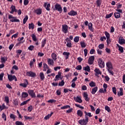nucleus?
Masks as SVG:
<instances>
[{
    "instance_id": "obj_1",
    "label": "nucleus",
    "mask_w": 125,
    "mask_h": 125,
    "mask_svg": "<svg viewBox=\"0 0 125 125\" xmlns=\"http://www.w3.org/2000/svg\"><path fill=\"white\" fill-rule=\"evenodd\" d=\"M88 122V117L85 116V119L80 120L79 121V124L81 125H86Z\"/></svg>"
},
{
    "instance_id": "obj_2",
    "label": "nucleus",
    "mask_w": 125,
    "mask_h": 125,
    "mask_svg": "<svg viewBox=\"0 0 125 125\" xmlns=\"http://www.w3.org/2000/svg\"><path fill=\"white\" fill-rule=\"evenodd\" d=\"M8 79L9 82H12L13 80H15V82H17V78L15 75L12 76V75L8 74Z\"/></svg>"
},
{
    "instance_id": "obj_3",
    "label": "nucleus",
    "mask_w": 125,
    "mask_h": 125,
    "mask_svg": "<svg viewBox=\"0 0 125 125\" xmlns=\"http://www.w3.org/2000/svg\"><path fill=\"white\" fill-rule=\"evenodd\" d=\"M26 76L28 77H31V78H35V77L36 76V73L33 72V71H27L26 72Z\"/></svg>"
},
{
    "instance_id": "obj_4",
    "label": "nucleus",
    "mask_w": 125,
    "mask_h": 125,
    "mask_svg": "<svg viewBox=\"0 0 125 125\" xmlns=\"http://www.w3.org/2000/svg\"><path fill=\"white\" fill-rule=\"evenodd\" d=\"M9 19H11L10 20L11 22H20V21H19V20L16 19V17H13L11 15H9Z\"/></svg>"
},
{
    "instance_id": "obj_5",
    "label": "nucleus",
    "mask_w": 125,
    "mask_h": 125,
    "mask_svg": "<svg viewBox=\"0 0 125 125\" xmlns=\"http://www.w3.org/2000/svg\"><path fill=\"white\" fill-rule=\"evenodd\" d=\"M62 31L64 34H67L68 32V25L66 24H63L62 25Z\"/></svg>"
},
{
    "instance_id": "obj_6",
    "label": "nucleus",
    "mask_w": 125,
    "mask_h": 125,
    "mask_svg": "<svg viewBox=\"0 0 125 125\" xmlns=\"http://www.w3.org/2000/svg\"><path fill=\"white\" fill-rule=\"evenodd\" d=\"M98 63L100 68H104V67H105V63H104V62L102 61V59H99Z\"/></svg>"
},
{
    "instance_id": "obj_7",
    "label": "nucleus",
    "mask_w": 125,
    "mask_h": 125,
    "mask_svg": "<svg viewBox=\"0 0 125 125\" xmlns=\"http://www.w3.org/2000/svg\"><path fill=\"white\" fill-rule=\"evenodd\" d=\"M55 8L56 9V10H58V11H59V12H62V7H61V5H60V4H56L55 6Z\"/></svg>"
},
{
    "instance_id": "obj_8",
    "label": "nucleus",
    "mask_w": 125,
    "mask_h": 125,
    "mask_svg": "<svg viewBox=\"0 0 125 125\" xmlns=\"http://www.w3.org/2000/svg\"><path fill=\"white\" fill-rule=\"evenodd\" d=\"M28 92L29 95H30L32 98H35V97H36V94H35V92H34V90H28Z\"/></svg>"
},
{
    "instance_id": "obj_9",
    "label": "nucleus",
    "mask_w": 125,
    "mask_h": 125,
    "mask_svg": "<svg viewBox=\"0 0 125 125\" xmlns=\"http://www.w3.org/2000/svg\"><path fill=\"white\" fill-rule=\"evenodd\" d=\"M94 59H95V58H94V56H91L89 59H88V64H89V65H91L92 64H93V62L94 61Z\"/></svg>"
},
{
    "instance_id": "obj_10",
    "label": "nucleus",
    "mask_w": 125,
    "mask_h": 125,
    "mask_svg": "<svg viewBox=\"0 0 125 125\" xmlns=\"http://www.w3.org/2000/svg\"><path fill=\"white\" fill-rule=\"evenodd\" d=\"M24 83H20V85L22 86V87H27V85H28V83H29L28 80H27V79L24 80Z\"/></svg>"
},
{
    "instance_id": "obj_11",
    "label": "nucleus",
    "mask_w": 125,
    "mask_h": 125,
    "mask_svg": "<svg viewBox=\"0 0 125 125\" xmlns=\"http://www.w3.org/2000/svg\"><path fill=\"white\" fill-rule=\"evenodd\" d=\"M119 43L120 44H125V40L122 37L119 38Z\"/></svg>"
},
{
    "instance_id": "obj_12",
    "label": "nucleus",
    "mask_w": 125,
    "mask_h": 125,
    "mask_svg": "<svg viewBox=\"0 0 125 125\" xmlns=\"http://www.w3.org/2000/svg\"><path fill=\"white\" fill-rule=\"evenodd\" d=\"M94 72H95L96 74H95V75L97 76V75H101L102 74V72L100 71V69L98 68H95L94 70Z\"/></svg>"
},
{
    "instance_id": "obj_13",
    "label": "nucleus",
    "mask_w": 125,
    "mask_h": 125,
    "mask_svg": "<svg viewBox=\"0 0 125 125\" xmlns=\"http://www.w3.org/2000/svg\"><path fill=\"white\" fill-rule=\"evenodd\" d=\"M74 99L75 101H76V102H78V103H83V101L82 99H81V98L79 97H75L74 98Z\"/></svg>"
},
{
    "instance_id": "obj_14",
    "label": "nucleus",
    "mask_w": 125,
    "mask_h": 125,
    "mask_svg": "<svg viewBox=\"0 0 125 125\" xmlns=\"http://www.w3.org/2000/svg\"><path fill=\"white\" fill-rule=\"evenodd\" d=\"M44 7L45 8L46 10H47L48 11H49V10H50V8H49V7H50V3H48L47 4V3L46 2L44 3Z\"/></svg>"
},
{
    "instance_id": "obj_15",
    "label": "nucleus",
    "mask_w": 125,
    "mask_h": 125,
    "mask_svg": "<svg viewBox=\"0 0 125 125\" xmlns=\"http://www.w3.org/2000/svg\"><path fill=\"white\" fill-rule=\"evenodd\" d=\"M106 67L108 69H113V65H112V63H111V62H108L106 63Z\"/></svg>"
},
{
    "instance_id": "obj_16",
    "label": "nucleus",
    "mask_w": 125,
    "mask_h": 125,
    "mask_svg": "<svg viewBox=\"0 0 125 125\" xmlns=\"http://www.w3.org/2000/svg\"><path fill=\"white\" fill-rule=\"evenodd\" d=\"M77 14H78V13L75 11H71L68 13V15H70L71 16H75V15H77Z\"/></svg>"
},
{
    "instance_id": "obj_17",
    "label": "nucleus",
    "mask_w": 125,
    "mask_h": 125,
    "mask_svg": "<svg viewBox=\"0 0 125 125\" xmlns=\"http://www.w3.org/2000/svg\"><path fill=\"white\" fill-rule=\"evenodd\" d=\"M35 12L38 15H40L42 14V9H37L35 10Z\"/></svg>"
},
{
    "instance_id": "obj_18",
    "label": "nucleus",
    "mask_w": 125,
    "mask_h": 125,
    "mask_svg": "<svg viewBox=\"0 0 125 125\" xmlns=\"http://www.w3.org/2000/svg\"><path fill=\"white\" fill-rule=\"evenodd\" d=\"M47 62L49 65H53L54 63V62L51 59H48Z\"/></svg>"
},
{
    "instance_id": "obj_19",
    "label": "nucleus",
    "mask_w": 125,
    "mask_h": 125,
    "mask_svg": "<svg viewBox=\"0 0 125 125\" xmlns=\"http://www.w3.org/2000/svg\"><path fill=\"white\" fill-rule=\"evenodd\" d=\"M6 61H7V58H6V57H3L1 58V63H5Z\"/></svg>"
},
{
    "instance_id": "obj_20",
    "label": "nucleus",
    "mask_w": 125,
    "mask_h": 125,
    "mask_svg": "<svg viewBox=\"0 0 125 125\" xmlns=\"http://www.w3.org/2000/svg\"><path fill=\"white\" fill-rule=\"evenodd\" d=\"M52 115H53V112H52L50 114H48L44 117V120H49V118H50Z\"/></svg>"
},
{
    "instance_id": "obj_21",
    "label": "nucleus",
    "mask_w": 125,
    "mask_h": 125,
    "mask_svg": "<svg viewBox=\"0 0 125 125\" xmlns=\"http://www.w3.org/2000/svg\"><path fill=\"white\" fill-rule=\"evenodd\" d=\"M83 70L87 72H90V67L87 65L86 67H83Z\"/></svg>"
},
{
    "instance_id": "obj_22",
    "label": "nucleus",
    "mask_w": 125,
    "mask_h": 125,
    "mask_svg": "<svg viewBox=\"0 0 125 125\" xmlns=\"http://www.w3.org/2000/svg\"><path fill=\"white\" fill-rule=\"evenodd\" d=\"M34 28H35V24H34L33 23L29 24V30H31V29H32V30H33V29H34Z\"/></svg>"
},
{
    "instance_id": "obj_23",
    "label": "nucleus",
    "mask_w": 125,
    "mask_h": 125,
    "mask_svg": "<svg viewBox=\"0 0 125 125\" xmlns=\"http://www.w3.org/2000/svg\"><path fill=\"white\" fill-rule=\"evenodd\" d=\"M63 55L65 56L66 59H68L70 53L67 52H64Z\"/></svg>"
},
{
    "instance_id": "obj_24",
    "label": "nucleus",
    "mask_w": 125,
    "mask_h": 125,
    "mask_svg": "<svg viewBox=\"0 0 125 125\" xmlns=\"http://www.w3.org/2000/svg\"><path fill=\"white\" fill-rule=\"evenodd\" d=\"M120 92H119L118 93V96H123L124 95V93H123V88H120Z\"/></svg>"
},
{
    "instance_id": "obj_25",
    "label": "nucleus",
    "mask_w": 125,
    "mask_h": 125,
    "mask_svg": "<svg viewBox=\"0 0 125 125\" xmlns=\"http://www.w3.org/2000/svg\"><path fill=\"white\" fill-rule=\"evenodd\" d=\"M98 89V88L97 87H95V88H93L92 89L91 93L92 94H95V93L96 91H97V90Z\"/></svg>"
},
{
    "instance_id": "obj_26",
    "label": "nucleus",
    "mask_w": 125,
    "mask_h": 125,
    "mask_svg": "<svg viewBox=\"0 0 125 125\" xmlns=\"http://www.w3.org/2000/svg\"><path fill=\"white\" fill-rule=\"evenodd\" d=\"M88 29L91 32H93V29H92V23L90 22L88 24Z\"/></svg>"
},
{
    "instance_id": "obj_27",
    "label": "nucleus",
    "mask_w": 125,
    "mask_h": 125,
    "mask_svg": "<svg viewBox=\"0 0 125 125\" xmlns=\"http://www.w3.org/2000/svg\"><path fill=\"white\" fill-rule=\"evenodd\" d=\"M117 46L119 47V50L120 51V52L123 53L124 52V48L123 47L120 46L119 44H117Z\"/></svg>"
},
{
    "instance_id": "obj_28",
    "label": "nucleus",
    "mask_w": 125,
    "mask_h": 125,
    "mask_svg": "<svg viewBox=\"0 0 125 125\" xmlns=\"http://www.w3.org/2000/svg\"><path fill=\"white\" fill-rule=\"evenodd\" d=\"M52 59H53V60H56V59H57V55H56V54L53 53L52 54Z\"/></svg>"
},
{
    "instance_id": "obj_29",
    "label": "nucleus",
    "mask_w": 125,
    "mask_h": 125,
    "mask_svg": "<svg viewBox=\"0 0 125 125\" xmlns=\"http://www.w3.org/2000/svg\"><path fill=\"white\" fill-rule=\"evenodd\" d=\"M40 76L42 81H43L44 80V74H43V73H40Z\"/></svg>"
},
{
    "instance_id": "obj_30",
    "label": "nucleus",
    "mask_w": 125,
    "mask_h": 125,
    "mask_svg": "<svg viewBox=\"0 0 125 125\" xmlns=\"http://www.w3.org/2000/svg\"><path fill=\"white\" fill-rule=\"evenodd\" d=\"M77 115L80 117H83V111L80 110L77 111Z\"/></svg>"
},
{
    "instance_id": "obj_31",
    "label": "nucleus",
    "mask_w": 125,
    "mask_h": 125,
    "mask_svg": "<svg viewBox=\"0 0 125 125\" xmlns=\"http://www.w3.org/2000/svg\"><path fill=\"white\" fill-rule=\"evenodd\" d=\"M114 16L115 18H120V17H121V14H120V13H115Z\"/></svg>"
},
{
    "instance_id": "obj_32",
    "label": "nucleus",
    "mask_w": 125,
    "mask_h": 125,
    "mask_svg": "<svg viewBox=\"0 0 125 125\" xmlns=\"http://www.w3.org/2000/svg\"><path fill=\"white\" fill-rule=\"evenodd\" d=\"M28 18H29V17H28V16H25V17L23 19V24H26V22H27V21H28Z\"/></svg>"
},
{
    "instance_id": "obj_33",
    "label": "nucleus",
    "mask_w": 125,
    "mask_h": 125,
    "mask_svg": "<svg viewBox=\"0 0 125 125\" xmlns=\"http://www.w3.org/2000/svg\"><path fill=\"white\" fill-rule=\"evenodd\" d=\"M68 108H71V106L69 105H64L63 106H62L61 109L62 110H63L64 109H68Z\"/></svg>"
},
{
    "instance_id": "obj_34",
    "label": "nucleus",
    "mask_w": 125,
    "mask_h": 125,
    "mask_svg": "<svg viewBox=\"0 0 125 125\" xmlns=\"http://www.w3.org/2000/svg\"><path fill=\"white\" fill-rule=\"evenodd\" d=\"M96 2L97 6H100L101 5V2H102V0H97Z\"/></svg>"
},
{
    "instance_id": "obj_35",
    "label": "nucleus",
    "mask_w": 125,
    "mask_h": 125,
    "mask_svg": "<svg viewBox=\"0 0 125 125\" xmlns=\"http://www.w3.org/2000/svg\"><path fill=\"white\" fill-rule=\"evenodd\" d=\"M89 85L90 86H91V87H93V86H96V84L95 83L91 82L90 83H89Z\"/></svg>"
},
{
    "instance_id": "obj_36",
    "label": "nucleus",
    "mask_w": 125,
    "mask_h": 125,
    "mask_svg": "<svg viewBox=\"0 0 125 125\" xmlns=\"http://www.w3.org/2000/svg\"><path fill=\"white\" fill-rule=\"evenodd\" d=\"M31 37L32 38L34 42H37V37H36V35H35V34H32Z\"/></svg>"
},
{
    "instance_id": "obj_37",
    "label": "nucleus",
    "mask_w": 125,
    "mask_h": 125,
    "mask_svg": "<svg viewBox=\"0 0 125 125\" xmlns=\"http://www.w3.org/2000/svg\"><path fill=\"white\" fill-rule=\"evenodd\" d=\"M4 101L6 102L7 104L9 103V98L7 96L5 97Z\"/></svg>"
},
{
    "instance_id": "obj_38",
    "label": "nucleus",
    "mask_w": 125,
    "mask_h": 125,
    "mask_svg": "<svg viewBox=\"0 0 125 125\" xmlns=\"http://www.w3.org/2000/svg\"><path fill=\"white\" fill-rule=\"evenodd\" d=\"M79 41H80V38L78 36L75 37L74 39V41L75 42H78Z\"/></svg>"
},
{
    "instance_id": "obj_39",
    "label": "nucleus",
    "mask_w": 125,
    "mask_h": 125,
    "mask_svg": "<svg viewBox=\"0 0 125 125\" xmlns=\"http://www.w3.org/2000/svg\"><path fill=\"white\" fill-rule=\"evenodd\" d=\"M106 91H107V89H104L103 90V88H101L100 90H99V92H100V93H105V92H106Z\"/></svg>"
},
{
    "instance_id": "obj_40",
    "label": "nucleus",
    "mask_w": 125,
    "mask_h": 125,
    "mask_svg": "<svg viewBox=\"0 0 125 125\" xmlns=\"http://www.w3.org/2000/svg\"><path fill=\"white\" fill-rule=\"evenodd\" d=\"M104 108H105V110L106 111H107L108 113H110V112H111V109H110V107H109V106L106 105L105 106Z\"/></svg>"
},
{
    "instance_id": "obj_41",
    "label": "nucleus",
    "mask_w": 125,
    "mask_h": 125,
    "mask_svg": "<svg viewBox=\"0 0 125 125\" xmlns=\"http://www.w3.org/2000/svg\"><path fill=\"white\" fill-rule=\"evenodd\" d=\"M64 84H65V82H64V81L63 80L59 83V86H63Z\"/></svg>"
},
{
    "instance_id": "obj_42",
    "label": "nucleus",
    "mask_w": 125,
    "mask_h": 125,
    "mask_svg": "<svg viewBox=\"0 0 125 125\" xmlns=\"http://www.w3.org/2000/svg\"><path fill=\"white\" fill-rule=\"evenodd\" d=\"M81 47L83 48V47H85V46H86V44H85V43L84 42H80Z\"/></svg>"
},
{
    "instance_id": "obj_43",
    "label": "nucleus",
    "mask_w": 125,
    "mask_h": 125,
    "mask_svg": "<svg viewBox=\"0 0 125 125\" xmlns=\"http://www.w3.org/2000/svg\"><path fill=\"white\" fill-rule=\"evenodd\" d=\"M15 124L16 125H24V123L20 121H16Z\"/></svg>"
},
{
    "instance_id": "obj_44",
    "label": "nucleus",
    "mask_w": 125,
    "mask_h": 125,
    "mask_svg": "<svg viewBox=\"0 0 125 125\" xmlns=\"http://www.w3.org/2000/svg\"><path fill=\"white\" fill-rule=\"evenodd\" d=\"M28 93L26 92H22V97H23V98H26V97H28Z\"/></svg>"
},
{
    "instance_id": "obj_45",
    "label": "nucleus",
    "mask_w": 125,
    "mask_h": 125,
    "mask_svg": "<svg viewBox=\"0 0 125 125\" xmlns=\"http://www.w3.org/2000/svg\"><path fill=\"white\" fill-rule=\"evenodd\" d=\"M84 113L85 114V116H88V117H92V115H91V113L90 112L87 113L86 112V111H84Z\"/></svg>"
},
{
    "instance_id": "obj_46",
    "label": "nucleus",
    "mask_w": 125,
    "mask_h": 125,
    "mask_svg": "<svg viewBox=\"0 0 125 125\" xmlns=\"http://www.w3.org/2000/svg\"><path fill=\"white\" fill-rule=\"evenodd\" d=\"M34 62H36V59H33V61H30V66L31 67H32V66H33V65Z\"/></svg>"
},
{
    "instance_id": "obj_47",
    "label": "nucleus",
    "mask_w": 125,
    "mask_h": 125,
    "mask_svg": "<svg viewBox=\"0 0 125 125\" xmlns=\"http://www.w3.org/2000/svg\"><path fill=\"white\" fill-rule=\"evenodd\" d=\"M46 43V39H44V41L42 42V47H44Z\"/></svg>"
},
{
    "instance_id": "obj_48",
    "label": "nucleus",
    "mask_w": 125,
    "mask_h": 125,
    "mask_svg": "<svg viewBox=\"0 0 125 125\" xmlns=\"http://www.w3.org/2000/svg\"><path fill=\"white\" fill-rule=\"evenodd\" d=\"M75 106H76V107H78V108H80V109H84V108L83 106H81V105H80V104H75Z\"/></svg>"
},
{
    "instance_id": "obj_49",
    "label": "nucleus",
    "mask_w": 125,
    "mask_h": 125,
    "mask_svg": "<svg viewBox=\"0 0 125 125\" xmlns=\"http://www.w3.org/2000/svg\"><path fill=\"white\" fill-rule=\"evenodd\" d=\"M105 35L107 39L110 38V34H109L107 31L105 32Z\"/></svg>"
},
{
    "instance_id": "obj_50",
    "label": "nucleus",
    "mask_w": 125,
    "mask_h": 125,
    "mask_svg": "<svg viewBox=\"0 0 125 125\" xmlns=\"http://www.w3.org/2000/svg\"><path fill=\"white\" fill-rule=\"evenodd\" d=\"M112 91L114 94H117V89H116V87H112Z\"/></svg>"
},
{
    "instance_id": "obj_51",
    "label": "nucleus",
    "mask_w": 125,
    "mask_h": 125,
    "mask_svg": "<svg viewBox=\"0 0 125 125\" xmlns=\"http://www.w3.org/2000/svg\"><path fill=\"white\" fill-rule=\"evenodd\" d=\"M2 119H4V121H6V115L4 114V113H2Z\"/></svg>"
},
{
    "instance_id": "obj_52",
    "label": "nucleus",
    "mask_w": 125,
    "mask_h": 125,
    "mask_svg": "<svg viewBox=\"0 0 125 125\" xmlns=\"http://www.w3.org/2000/svg\"><path fill=\"white\" fill-rule=\"evenodd\" d=\"M48 103H55V102H56V100L52 99L48 101Z\"/></svg>"
},
{
    "instance_id": "obj_53",
    "label": "nucleus",
    "mask_w": 125,
    "mask_h": 125,
    "mask_svg": "<svg viewBox=\"0 0 125 125\" xmlns=\"http://www.w3.org/2000/svg\"><path fill=\"white\" fill-rule=\"evenodd\" d=\"M3 76H4V73H2L0 74V81H2Z\"/></svg>"
},
{
    "instance_id": "obj_54",
    "label": "nucleus",
    "mask_w": 125,
    "mask_h": 125,
    "mask_svg": "<svg viewBox=\"0 0 125 125\" xmlns=\"http://www.w3.org/2000/svg\"><path fill=\"white\" fill-rule=\"evenodd\" d=\"M99 48L100 49H103V48H104V44H100L99 45Z\"/></svg>"
},
{
    "instance_id": "obj_55",
    "label": "nucleus",
    "mask_w": 125,
    "mask_h": 125,
    "mask_svg": "<svg viewBox=\"0 0 125 125\" xmlns=\"http://www.w3.org/2000/svg\"><path fill=\"white\" fill-rule=\"evenodd\" d=\"M34 45H30L29 47H28V49L29 50H34Z\"/></svg>"
},
{
    "instance_id": "obj_56",
    "label": "nucleus",
    "mask_w": 125,
    "mask_h": 125,
    "mask_svg": "<svg viewBox=\"0 0 125 125\" xmlns=\"http://www.w3.org/2000/svg\"><path fill=\"white\" fill-rule=\"evenodd\" d=\"M11 10H13V11H15L16 9V7L14 5H12L11 7Z\"/></svg>"
},
{
    "instance_id": "obj_57",
    "label": "nucleus",
    "mask_w": 125,
    "mask_h": 125,
    "mask_svg": "<svg viewBox=\"0 0 125 125\" xmlns=\"http://www.w3.org/2000/svg\"><path fill=\"white\" fill-rule=\"evenodd\" d=\"M112 15H113L112 13H110V14H109L108 15H106V18L109 19V18L112 17Z\"/></svg>"
},
{
    "instance_id": "obj_58",
    "label": "nucleus",
    "mask_w": 125,
    "mask_h": 125,
    "mask_svg": "<svg viewBox=\"0 0 125 125\" xmlns=\"http://www.w3.org/2000/svg\"><path fill=\"white\" fill-rule=\"evenodd\" d=\"M24 118L25 119V120H32L33 119V117H28V116H24Z\"/></svg>"
},
{
    "instance_id": "obj_59",
    "label": "nucleus",
    "mask_w": 125,
    "mask_h": 125,
    "mask_svg": "<svg viewBox=\"0 0 125 125\" xmlns=\"http://www.w3.org/2000/svg\"><path fill=\"white\" fill-rule=\"evenodd\" d=\"M28 3H29V0H24V5H28Z\"/></svg>"
},
{
    "instance_id": "obj_60",
    "label": "nucleus",
    "mask_w": 125,
    "mask_h": 125,
    "mask_svg": "<svg viewBox=\"0 0 125 125\" xmlns=\"http://www.w3.org/2000/svg\"><path fill=\"white\" fill-rule=\"evenodd\" d=\"M3 109H5V105H4V104H3L1 106V108H0L1 111H2Z\"/></svg>"
},
{
    "instance_id": "obj_61",
    "label": "nucleus",
    "mask_w": 125,
    "mask_h": 125,
    "mask_svg": "<svg viewBox=\"0 0 125 125\" xmlns=\"http://www.w3.org/2000/svg\"><path fill=\"white\" fill-rule=\"evenodd\" d=\"M76 70H81L82 69V65H79L76 67Z\"/></svg>"
},
{
    "instance_id": "obj_62",
    "label": "nucleus",
    "mask_w": 125,
    "mask_h": 125,
    "mask_svg": "<svg viewBox=\"0 0 125 125\" xmlns=\"http://www.w3.org/2000/svg\"><path fill=\"white\" fill-rule=\"evenodd\" d=\"M11 119H13L14 120H15V115L13 114H11L10 116Z\"/></svg>"
},
{
    "instance_id": "obj_63",
    "label": "nucleus",
    "mask_w": 125,
    "mask_h": 125,
    "mask_svg": "<svg viewBox=\"0 0 125 125\" xmlns=\"http://www.w3.org/2000/svg\"><path fill=\"white\" fill-rule=\"evenodd\" d=\"M87 49H84V56H86L87 55Z\"/></svg>"
},
{
    "instance_id": "obj_64",
    "label": "nucleus",
    "mask_w": 125,
    "mask_h": 125,
    "mask_svg": "<svg viewBox=\"0 0 125 125\" xmlns=\"http://www.w3.org/2000/svg\"><path fill=\"white\" fill-rule=\"evenodd\" d=\"M101 42H103V41H104V40H106V37L105 36H103V37H102L100 39Z\"/></svg>"
}]
</instances>
